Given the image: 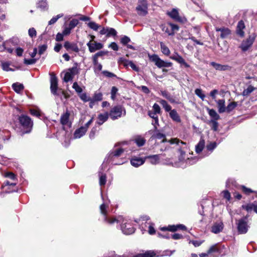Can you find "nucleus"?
Returning a JSON list of instances; mask_svg holds the SVG:
<instances>
[{
	"mask_svg": "<svg viewBox=\"0 0 257 257\" xmlns=\"http://www.w3.org/2000/svg\"><path fill=\"white\" fill-rule=\"evenodd\" d=\"M187 229L186 227L183 224H177V225H170L167 227H163L161 228V230L162 231H170L172 232H175L178 230H186Z\"/></svg>",
	"mask_w": 257,
	"mask_h": 257,
	"instance_id": "ddd939ff",
	"label": "nucleus"
},
{
	"mask_svg": "<svg viewBox=\"0 0 257 257\" xmlns=\"http://www.w3.org/2000/svg\"><path fill=\"white\" fill-rule=\"evenodd\" d=\"M210 65L213 67L215 70L218 71H230L232 67L228 65H222L214 62H211Z\"/></svg>",
	"mask_w": 257,
	"mask_h": 257,
	"instance_id": "dca6fc26",
	"label": "nucleus"
},
{
	"mask_svg": "<svg viewBox=\"0 0 257 257\" xmlns=\"http://www.w3.org/2000/svg\"><path fill=\"white\" fill-rule=\"evenodd\" d=\"M109 204V201H105L99 207L102 221L109 225H112L114 223L119 224L120 228L124 234L130 235L134 233L135 228L133 226L132 220L121 215L111 216L110 214Z\"/></svg>",
	"mask_w": 257,
	"mask_h": 257,
	"instance_id": "f257e3e1",
	"label": "nucleus"
},
{
	"mask_svg": "<svg viewBox=\"0 0 257 257\" xmlns=\"http://www.w3.org/2000/svg\"><path fill=\"white\" fill-rule=\"evenodd\" d=\"M109 114L107 112L104 113H100L98 115L97 121L96 123L100 125L105 122L108 118Z\"/></svg>",
	"mask_w": 257,
	"mask_h": 257,
	"instance_id": "b1692460",
	"label": "nucleus"
},
{
	"mask_svg": "<svg viewBox=\"0 0 257 257\" xmlns=\"http://www.w3.org/2000/svg\"><path fill=\"white\" fill-rule=\"evenodd\" d=\"M137 13L140 16H146L148 14V4L146 0H139L136 7Z\"/></svg>",
	"mask_w": 257,
	"mask_h": 257,
	"instance_id": "6e6552de",
	"label": "nucleus"
},
{
	"mask_svg": "<svg viewBox=\"0 0 257 257\" xmlns=\"http://www.w3.org/2000/svg\"><path fill=\"white\" fill-rule=\"evenodd\" d=\"M130 42V38L126 36H124L120 39V43L123 45H127Z\"/></svg>",
	"mask_w": 257,
	"mask_h": 257,
	"instance_id": "603ef678",
	"label": "nucleus"
},
{
	"mask_svg": "<svg viewBox=\"0 0 257 257\" xmlns=\"http://www.w3.org/2000/svg\"><path fill=\"white\" fill-rule=\"evenodd\" d=\"M175 252V250H169L167 249L163 251L162 256H171L173 253Z\"/></svg>",
	"mask_w": 257,
	"mask_h": 257,
	"instance_id": "bf43d9fd",
	"label": "nucleus"
},
{
	"mask_svg": "<svg viewBox=\"0 0 257 257\" xmlns=\"http://www.w3.org/2000/svg\"><path fill=\"white\" fill-rule=\"evenodd\" d=\"M215 30L216 32H220V37L221 39H225L230 34V30L228 28L224 27L221 28L216 27Z\"/></svg>",
	"mask_w": 257,
	"mask_h": 257,
	"instance_id": "a211bd4d",
	"label": "nucleus"
},
{
	"mask_svg": "<svg viewBox=\"0 0 257 257\" xmlns=\"http://www.w3.org/2000/svg\"><path fill=\"white\" fill-rule=\"evenodd\" d=\"M86 127L81 126L79 128L75 130L74 133V139H79L83 136L86 132Z\"/></svg>",
	"mask_w": 257,
	"mask_h": 257,
	"instance_id": "4be33fe9",
	"label": "nucleus"
},
{
	"mask_svg": "<svg viewBox=\"0 0 257 257\" xmlns=\"http://www.w3.org/2000/svg\"><path fill=\"white\" fill-rule=\"evenodd\" d=\"M72 88L78 93L81 94L82 92V89L78 85L77 82H74L73 84Z\"/></svg>",
	"mask_w": 257,
	"mask_h": 257,
	"instance_id": "6e6d98bb",
	"label": "nucleus"
},
{
	"mask_svg": "<svg viewBox=\"0 0 257 257\" xmlns=\"http://www.w3.org/2000/svg\"><path fill=\"white\" fill-rule=\"evenodd\" d=\"M208 113L211 117L210 120H218L220 119L219 115L216 112V111L213 109H207Z\"/></svg>",
	"mask_w": 257,
	"mask_h": 257,
	"instance_id": "cd10ccee",
	"label": "nucleus"
},
{
	"mask_svg": "<svg viewBox=\"0 0 257 257\" xmlns=\"http://www.w3.org/2000/svg\"><path fill=\"white\" fill-rule=\"evenodd\" d=\"M195 93L202 100H203L205 97V95L203 94L202 90L200 88H197L195 90Z\"/></svg>",
	"mask_w": 257,
	"mask_h": 257,
	"instance_id": "c03bdc74",
	"label": "nucleus"
},
{
	"mask_svg": "<svg viewBox=\"0 0 257 257\" xmlns=\"http://www.w3.org/2000/svg\"><path fill=\"white\" fill-rule=\"evenodd\" d=\"M223 226L222 222H215L211 227V231L216 234L218 233L222 230Z\"/></svg>",
	"mask_w": 257,
	"mask_h": 257,
	"instance_id": "aec40b11",
	"label": "nucleus"
},
{
	"mask_svg": "<svg viewBox=\"0 0 257 257\" xmlns=\"http://www.w3.org/2000/svg\"><path fill=\"white\" fill-rule=\"evenodd\" d=\"M125 162V160L123 159H118V158L117 160H115L114 161H113L111 162L110 163L114 165H120L123 164Z\"/></svg>",
	"mask_w": 257,
	"mask_h": 257,
	"instance_id": "4d7b16f0",
	"label": "nucleus"
},
{
	"mask_svg": "<svg viewBox=\"0 0 257 257\" xmlns=\"http://www.w3.org/2000/svg\"><path fill=\"white\" fill-rule=\"evenodd\" d=\"M237 105V103L236 102H232L228 104L227 107H226V111L228 113L230 112L232 110H233Z\"/></svg>",
	"mask_w": 257,
	"mask_h": 257,
	"instance_id": "58836bf2",
	"label": "nucleus"
},
{
	"mask_svg": "<svg viewBox=\"0 0 257 257\" xmlns=\"http://www.w3.org/2000/svg\"><path fill=\"white\" fill-rule=\"evenodd\" d=\"M5 177L9 178L13 181L17 180L16 175L12 172H7L5 174Z\"/></svg>",
	"mask_w": 257,
	"mask_h": 257,
	"instance_id": "680f3d73",
	"label": "nucleus"
},
{
	"mask_svg": "<svg viewBox=\"0 0 257 257\" xmlns=\"http://www.w3.org/2000/svg\"><path fill=\"white\" fill-rule=\"evenodd\" d=\"M2 69L4 71H9L12 70L11 68H10V64L9 63L4 62L2 63Z\"/></svg>",
	"mask_w": 257,
	"mask_h": 257,
	"instance_id": "774afa93",
	"label": "nucleus"
},
{
	"mask_svg": "<svg viewBox=\"0 0 257 257\" xmlns=\"http://www.w3.org/2000/svg\"><path fill=\"white\" fill-rule=\"evenodd\" d=\"M168 142L170 144H176L179 147L178 149L179 161L175 165L176 167H185L187 165H193L199 160L198 156L191 158L188 157L186 152L188 148L186 143L177 138L172 139Z\"/></svg>",
	"mask_w": 257,
	"mask_h": 257,
	"instance_id": "f03ea898",
	"label": "nucleus"
},
{
	"mask_svg": "<svg viewBox=\"0 0 257 257\" xmlns=\"http://www.w3.org/2000/svg\"><path fill=\"white\" fill-rule=\"evenodd\" d=\"M147 133L152 135L150 139V141L162 140L161 142L163 143L167 142L165 135L161 133L158 130H150Z\"/></svg>",
	"mask_w": 257,
	"mask_h": 257,
	"instance_id": "9d476101",
	"label": "nucleus"
},
{
	"mask_svg": "<svg viewBox=\"0 0 257 257\" xmlns=\"http://www.w3.org/2000/svg\"><path fill=\"white\" fill-rule=\"evenodd\" d=\"M160 48L162 53L165 55L168 56L170 54L169 48L163 42H160Z\"/></svg>",
	"mask_w": 257,
	"mask_h": 257,
	"instance_id": "f704fd0d",
	"label": "nucleus"
},
{
	"mask_svg": "<svg viewBox=\"0 0 257 257\" xmlns=\"http://www.w3.org/2000/svg\"><path fill=\"white\" fill-rule=\"evenodd\" d=\"M131 165L135 167H138L143 165L145 162V159L144 158H140L134 156L131 159Z\"/></svg>",
	"mask_w": 257,
	"mask_h": 257,
	"instance_id": "f3484780",
	"label": "nucleus"
},
{
	"mask_svg": "<svg viewBox=\"0 0 257 257\" xmlns=\"http://www.w3.org/2000/svg\"><path fill=\"white\" fill-rule=\"evenodd\" d=\"M255 37V35L254 34H252L249 35L245 40H243L239 48L243 52L246 51L252 46Z\"/></svg>",
	"mask_w": 257,
	"mask_h": 257,
	"instance_id": "0eeeda50",
	"label": "nucleus"
},
{
	"mask_svg": "<svg viewBox=\"0 0 257 257\" xmlns=\"http://www.w3.org/2000/svg\"><path fill=\"white\" fill-rule=\"evenodd\" d=\"M169 25L171 28V31L173 32L174 33V34L176 32L179 30V27L178 25L172 23H170Z\"/></svg>",
	"mask_w": 257,
	"mask_h": 257,
	"instance_id": "69168bd1",
	"label": "nucleus"
},
{
	"mask_svg": "<svg viewBox=\"0 0 257 257\" xmlns=\"http://www.w3.org/2000/svg\"><path fill=\"white\" fill-rule=\"evenodd\" d=\"M18 119L22 128L23 134L30 133L33 125V122L31 118L26 115L21 114L19 116Z\"/></svg>",
	"mask_w": 257,
	"mask_h": 257,
	"instance_id": "20e7f679",
	"label": "nucleus"
},
{
	"mask_svg": "<svg viewBox=\"0 0 257 257\" xmlns=\"http://www.w3.org/2000/svg\"><path fill=\"white\" fill-rule=\"evenodd\" d=\"M37 59L32 58V59H25L24 63L27 65H32L35 64L37 62Z\"/></svg>",
	"mask_w": 257,
	"mask_h": 257,
	"instance_id": "864d4df0",
	"label": "nucleus"
},
{
	"mask_svg": "<svg viewBox=\"0 0 257 257\" xmlns=\"http://www.w3.org/2000/svg\"><path fill=\"white\" fill-rule=\"evenodd\" d=\"M209 123H211V129L214 131H216L218 127V123L217 120H210Z\"/></svg>",
	"mask_w": 257,
	"mask_h": 257,
	"instance_id": "a18cd8bd",
	"label": "nucleus"
},
{
	"mask_svg": "<svg viewBox=\"0 0 257 257\" xmlns=\"http://www.w3.org/2000/svg\"><path fill=\"white\" fill-rule=\"evenodd\" d=\"M167 14L172 19L175 20V21L179 22H182V20L181 18L179 16L178 12L175 9H173L171 11L168 12Z\"/></svg>",
	"mask_w": 257,
	"mask_h": 257,
	"instance_id": "412c9836",
	"label": "nucleus"
},
{
	"mask_svg": "<svg viewBox=\"0 0 257 257\" xmlns=\"http://www.w3.org/2000/svg\"><path fill=\"white\" fill-rule=\"evenodd\" d=\"M222 194L224 198H225L227 201H229L230 199V193L227 190H224L222 192Z\"/></svg>",
	"mask_w": 257,
	"mask_h": 257,
	"instance_id": "338daca9",
	"label": "nucleus"
},
{
	"mask_svg": "<svg viewBox=\"0 0 257 257\" xmlns=\"http://www.w3.org/2000/svg\"><path fill=\"white\" fill-rule=\"evenodd\" d=\"M53 95L60 98L62 101H63L64 100H66L69 97V95L63 91L62 89H59L56 94H54Z\"/></svg>",
	"mask_w": 257,
	"mask_h": 257,
	"instance_id": "c85d7f7f",
	"label": "nucleus"
},
{
	"mask_svg": "<svg viewBox=\"0 0 257 257\" xmlns=\"http://www.w3.org/2000/svg\"><path fill=\"white\" fill-rule=\"evenodd\" d=\"M99 177V183L100 186H104L106 182V175L105 174L101 173L100 171L98 172Z\"/></svg>",
	"mask_w": 257,
	"mask_h": 257,
	"instance_id": "c9c22d12",
	"label": "nucleus"
},
{
	"mask_svg": "<svg viewBox=\"0 0 257 257\" xmlns=\"http://www.w3.org/2000/svg\"><path fill=\"white\" fill-rule=\"evenodd\" d=\"M98 131L97 129V127L96 126H94L91 130L89 134V137L91 139H92L94 138L95 135L96 133Z\"/></svg>",
	"mask_w": 257,
	"mask_h": 257,
	"instance_id": "0e129e2a",
	"label": "nucleus"
},
{
	"mask_svg": "<svg viewBox=\"0 0 257 257\" xmlns=\"http://www.w3.org/2000/svg\"><path fill=\"white\" fill-rule=\"evenodd\" d=\"M69 116L70 113L68 110H66V112L61 115L60 121L63 125H66L68 123Z\"/></svg>",
	"mask_w": 257,
	"mask_h": 257,
	"instance_id": "2f4dec72",
	"label": "nucleus"
},
{
	"mask_svg": "<svg viewBox=\"0 0 257 257\" xmlns=\"http://www.w3.org/2000/svg\"><path fill=\"white\" fill-rule=\"evenodd\" d=\"M87 46L88 47V49L90 52L93 53L97 50L101 49L103 45L101 43L94 42L91 43V41H89L87 43Z\"/></svg>",
	"mask_w": 257,
	"mask_h": 257,
	"instance_id": "2eb2a0df",
	"label": "nucleus"
},
{
	"mask_svg": "<svg viewBox=\"0 0 257 257\" xmlns=\"http://www.w3.org/2000/svg\"><path fill=\"white\" fill-rule=\"evenodd\" d=\"M169 115L171 119L177 122H180V117L175 109L171 110L169 112Z\"/></svg>",
	"mask_w": 257,
	"mask_h": 257,
	"instance_id": "bb28decb",
	"label": "nucleus"
},
{
	"mask_svg": "<svg viewBox=\"0 0 257 257\" xmlns=\"http://www.w3.org/2000/svg\"><path fill=\"white\" fill-rule=\"evenodd\" d=\"M170 58L173 60L181 65H183L186 68L190 67V65L185 62L183 58L178 53H174L170 57Z\"/></svg>",
	"mask_w": 257,
	"mask_h": 257,
	"instance_id": "4468645a",
	"label": "nucleus"
},
{
	"mask_svg": "<svg viewBox=\"0 0 257 257\" xmlns=\"http://www.w3.org/2000/svg\"><path fill=\"white\" fill-rule=\"evenodd\" d=\"M133 141L139 147L143 146L146 142V139L141 136H136Z\"/></svg>",
	"mask_w": 257,
	"mask_h": 257,
	"instance_id": "a878e982",
	"label": "nucleus"
},
{
	"mask_svg": "<svg viewBox=\"0 0 257 257\" xmlns=\"http://www.w3.org/2000/svg\"><path fill=\"white\" fill-rule=\"evenodd\" d=\"M126 65L130 66L133 70L136 72H138L139 71V67H137L132 61H127L126 63Z\"/></svg>",
	"mask_w": 257,
	"mask_h": 257,
	"instance_id": "49530a36",
	"label": "nucleus"
},
{
	"mask_svg": "<svg viewBox=\"0 0 257 257\" xmlns=\"http://www.w3.org/2000/svg\"><path fill=\"white\" fill-rule=\"evenodd\" d=\"M124 152V150L122 148H119L113 150L110 152L105 159L106 162L110 163L115 160H117Z\"/></svg>",
	"mask_w": 257,
	"mask_h": 257,
	"instance_id": "1a4fd4ad",
	"label": "nucleus"
},
{
	"mask_svg": "<svg viewBox=\"0 0 257 257\" xmlns=\"http://www.w3.org/2000/svg\"><path fill=\"white\" fill-rule=\"evenodd\" d=\"M12 88L16 92L19 93L24 89V87L23 84L16 82L13 84Z\"/></svg>",
	"mask_w": 257,
	"mask_h": 257,
	"instance_id": "72a5a7b5",
	"label": "nucleus"
},
{
	"mask_svg": "<svg viewBox=\"0 0 257 257\" xmlns=\"http://www.w3.org/2000/svg\"><path fill=\"white\" fill-rule=\"evenodd\" d=\"M205 147V141L201 139L199 143L195 146V152L197 154L200 153Z\"/></svg>",
	"mask_w": 257,
	"mask_h": 257,
	"instance_id": "7c9ffc66",
	"label": "nucleus"
},
{
	"mask_svg": "<svg viewBox=\"0 0 257 257\" xmlns=\"http://www.w3.org/2000/svg\"><path fill=\"white\" fill-rule=\"evenodd\" d=\"M116 34H117V32L114 29L112 28H108L106 36L107 37H109L110 36H115L116 35Z\"/></svg>",
	"mask_w": 257,
	"mask_h": 257,
	"instance_id": "09e8293b",
	"label": "nucleus"
},
{
	"mask_svg": "<svg viewBox=\"0 0 257 257\" xmlns=\"http://www.w3.org/2000/svg\"><path fill=\"white\" fill-rule=\"evenodd\" d=\"M64 16V15L63 14H59L58 15H57V16H55V17H53L49 22H48V25H53L54 24H55L57 21V20L63 17Z\"/></svg>",
	"mask_w": 257,
	"mask_h": 257,
	"instance_id": "ea45409f",
	"label": "nucleus"
},
{
	"mask_svg": "<svg viewBox=\"0 0 257 257\" xmlns=\"http://www.w3.org/2000/svg\"><path fill=\"white\" fill-rule=\"evenodd\" d=\"M102 73L104 74V75L108 78L116 77L115 74L106 70L102 71Z\"/></svg>",
	"mask_w": 257,
	"mask_h": 257,
	"instance_id": "e2e57ef3",
	"label": "nucleus"
},
{
	"mask_svg": "<svg viewBox=\"0 0 257 257\" xmlns=\"http://www.w3.org/2000/svg\"><path fill=\"white\" fill-rule=\"evenodd\" d=\"M145 160L148 159L152 165H156L159 163L160 156L159 155H153L146 156Z\"/></svg>",
	"mask_w": 257,
	"mask_h": 257,
	"instance_id": "5701e85b",
	"label": "nucleus"
},
{
	"mask_svg": "<svg viewBox=\"0 0 257 257\" xmlns=\"http://www.w3.org/2000/svg\"><path fill=\"white\" fill-rule=\"evenodd\" d=\"M217 104L218 108V112L220 113H223L226 111L224 99H222L218 100L217 102Z\"/></svg>",
	"mask_w": 257,
	"mask_h": 257,
	"instance_id": "c756f323",
	"label": "nucleus"
},
{
	"mask_svg": "<svg viewBox=\"0 0 257 257\" xmlns=\"http://www.w3.org/2000/svg\"><path fill=\"white\" fill-rule=\"evenodd\" d=\"M255 204L254 203H248L247 204L242 205L241 207L242 209L245 210L248 212L251 211L252 210H254Z\"/></svg>",
	"mask_w": 257,
	"mask_h": 257,
	"instance_id": "e433bc0d",
	"label": "nucleus"
},
{
	"mask_svg": "<svg viewBox=\"0 0 257 257\" xmlns=\"http://www.w3.org/2000/svg\"><path fill=\"white\" fill-rule=\"evenodd\" d=\"M88 26L90 29L94 31H97L99 27V26L98 24L93 22H89L88 24Z\"/></svg>",
	"mask_w": 257,
	"mask_h": 257,
	"instance_id": "3c124183",
	"label": "nucleus"
},
{
	"mask_svg": "<svg viewBox=\"0 0 257 257\" xmlns=\"http://www.w3.org/2000/svg\"><path fill=\"white\" fill-rule=\"evenodd\" d=\"M50 89L51 93L56 94L57 92L59 90L58 87V79L54 74H50Z\"/></svg>",
	"mask_w": 257,
	"mask_h": 257,
	"instance_id": "9b49d317",
	"label": "nucleus"
},
{
	"mask_svg": "<svg viewBox=\"0 0 257 257\" xmlns=\"http://www.w3.org/2000/svg\"><path fill=\"white\" fill-rule=\"evenodd\" d=\"M216 147L217 143L215 142H211L208 144L206 147V151H204V152L202 153V154L200 156H198L199 158V160L205 157L208 156L216 148Z\"/></svg>",
	"mask_w": 257,
	"mask_h": 257,
	"instance_id": "f8f14e48",
	"label": "nucleus"
},
{
	"mask_svg": "<svg viewBox=\"0 0 257 257\" xmlns=\"http://www.w3.org/2000/svg\"><path fill=\"white\" fill-rule=\"evenodd\" d=\"M207 252H208V253L209 254H211L212 252H217V253H219V248L218 247V244H214V245H212L209 248V249H208Z\"/></svg>",
	"mask_w": 257,
	"mask_h": 257,
	"instance_id": "a19ab883",
	"label": "nucleus"
},
{
	"mask_svg": "<svg viewBox=\"0 0 257 257\" xmlns=\"http://www.w3.org/2000/svg\"><path fill=\"white\" fill-rule=\"evenodd\" d=\"M248 215L244 216L235 220V224L238 234H244L247 232L250 228V223L248 220Z\"/></svg>",
	"mask_w": 257,
	"mask_h": 257,
	"instance_id": "7ed1b4c3",
	"label": "nucleus"
},
{
	"mask_svg": "<svg viewBox=\"0 0 257 257\" xmlns=\"http://www.w3.org/2000/svg\"><path fill=\"white\" fill-rule=\"evenodd\" d=\"M73 76L70 72H67L64 75L63 80L66 82H68L73 79Z\"/></svg>",
	"mask_w": 257,
	"mask_h": 257,
	"instance_id": "de8ad7c7",
	"label": "nucleus"
},
{
	"mask_svg": "<svg viewBox=\"0 0 257 257\" xmlns=\"http://www.w3.org/2000/svg\"><path fill=\"white\" fill-rule=\"evenodd\" d=\"M47 46L46 45H42L39 47L38 53L40 55L43 54L44 52L46 50Z\"/></svg>",
	"mask_w": 257,
	"mask_h": 257,
	"instance_id": "052dcab7",
	"label": "nucleus"
},
{
	"mask_svg": "<svg viewBox=\"0 0 257 257\" xmlns=\"http://www.w3.org/2000/svg\"><path fill=\"white\" fill-rule=\"evenodd\" d=\"M79 97L83 101L85 102L89 101L91 99V97L85 92L80 94Z\"/></svg>",
	"mask_w": 257,
	"mask_h": 257,
	"instance_id": "79ce46f5",
	"label": "nucleus"
},
{
	"mask_svg": "<svg viewBox=\"0 0 257 257\" xmlns=\"http://www.w3.org/2000/svg\"><path fill=\"white\" fill-rule=\"evenodd\" d=\"M37 7L42 11H46L48 9V5L47 0H40L37 4Z\"/></svg>",
	"mask_w": 257,
	"mask_h": 257,
	"instance_id": "473e14b6",
	"label": "nucleus"
},
{
	"mask_svg": "<svg viewBox=\"0 0 257 257\" xmlns=\"http://www.w3.org/2000/svg\"><path fill=\"white\" fill-rule=\"evenodd\" d=\"M241 189L242 191L246 195H249L251 193L254 192L253 190H252L250 188H246L244 186H241ZM255 193H257V192H255Z\"/></svg>",
	"mask_w": 257,
	"mask_h": 257,
	"instance_id": "5fc2aeb1",
	"label": "nucleus"
},
{
	"mask_svg": "<svg viewBox=\"0 0 257 257\" xmlns=\"http://www.w3.org/2000/svg\"><path fill=\"white\" fill-rule=\"evenodd\" d=\"M149 56L150 60L154 62L158 68L170 67L172 66V62H166L162 60L157 54H153Z\"/></svg>",
	"mask_w": 257,
	"mask_h": 257,
	"instance_id": "39448f33",
	"label": "nucleus"
},
{
	"mask_svg": "<svg viewBox=\"0 0 257 257\" xmlns=\"http://www.w3.org/2000/svg\"><path fill=\"white\" fill-rule=\"evenodd\" d=\"M64 47L67 51L72 50L76 53L79 51V49L76 43H70L68 41H66L64 44Z\"/></svg>",
	"mask_w": 257,
	"mask_h": 257,
	"instance_id": "6ab92c4d",
	"label": "nucleus"
},
{
	"mask_svg": "<svg viewBox=\"0 0 257 257\" xmlns=\"http://www.w3.org/2000/svg\"><path fill=\"white\" fill-rule=\"evenodd\" d=\"M91 98L95 101H101L102 99V94L100 92H95Z\"/></svg>",
	"mask_w": 257,
	"mask_h": 257,
	"instance_id": "37998d69",
	"label": "nucleus"
},
{
	"mask_svg": "<svg viewBox=\"0 0 257 257\" xmlns=\"http://www.w3.org/2000/svg\"><path fill=\"white\" fill-rule=\"evenodd\" d=\"M123 112V115H125V110L122 106L121 105L115 106L110 110L109 116L112 120H115L120 117L122 116Z\"/></svg>",
	"mask_w": 257,
	"mask_h": 257,
	"instance_id": "423d86ee",
	"label": "nucleus"
},
{
	"mask_svg": "<svg viewBox=\"0 0 257 257\" xmlns=\"http://www.w3.org/2000/svg\"><path fill=\"white\" fill-rule=\"evenodd\" d=\"M245 28L244 23L243 21L241 20L238 22L237 28H236V33L237 34L241 37H243L244 36V32L243 29Z\"/></svg>",
	"mask_w": 257,
	"mask_h": 257,
	"instance_id": "393cba45",
	"label": "nucleus"
},
{
	"mask_svg": "<svg viewBox=\"0 0 257 257\" xmlns=\"http://www.w3.org/2000/svg\"><path fill=\"white\" fill-rule=\"evenodd\" d=\"M78 23H79V21L77 19H73L70 21L68 26L71 29H73L78 25Z\"/></svg>",
	"mask_w": 257,
	"mask_h": 257,
	"instance_id": "8fccbe9b",
	"label": "nucleus"
},
{
	"mask_svg": "<svg viewBox=\"0 0 257 257\" xmlns=\"http://www.w3.org/2000/svg\"><path fill=\"white\" fill-rule=\"evenodd\" d=\"M28 34L30 37L33 38L36 36L37 32L35 28H31L29 29Z\"/></svg>",
	"mask_w": 257,
	"mask_h": 257,
	"instance_id": "13d9d810",
	"label": "nucleus"
},
{
	"mask_svg": "<svg viewBox=\"0 0 257 257\" xmlns=\"http://www.w3.org/2000/svg\"><path fill=\"white\" fill-rule=\"evenodd\" d=\"M160 103L162 105L163 107L167 112H170L171 109V106L167 103V102L163 99L159 101Z\"/></svg>",
	"mask_w": 257,
	"mask_h": 257,
	"instance_id": "4c0bfd02",
	"label": "nucleus"
}]
</instances>
